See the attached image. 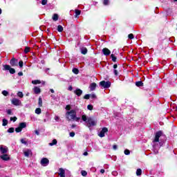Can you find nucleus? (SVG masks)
Returning a JSON list of instances; mask_svg holds the SVG:
<instances>
[{
  "label": "nucleus",
  "mask_w": 177,
  "mask_h": 177,
  "mask_svg": "<svg viewBox=\"0 0 177 177\" xmlns=\"http://www.w3.org/2000/svg\"><path fill=\"white\" fill-rule=\"evenodd\" d=\"M109 0H104V5L106 6V5H109Z\"/></svg>",
  "instance_id": "nucleus-45"
},
{
  "label": "nucleus",
  "mask_w": 177,
  "mask_h": 177,
  "mask_svg": "<svg viewBox=\"0 0 177 177\" xmlns=\"http://www.w3.org/2000/svg\"><path fill=\"white\" fill-rule=\"evenodd\" d=\"M6 113H7V114H8V115H11L12 114V110H10V109H8L7 111H6Z\"/></svg>",
  "instance_id": "nucleus-46"
},
{
  "label": "nucleus",
  "mask_w": 177,
  "mask_h": 177,
  "mask_svg": "<svg viewBox=\"0 0 177 177\" xmlns=\"http://www.w3.org/2000/svg\"><path fill=\"white\" fill-rule=\"evenodd\" d=\"M11 103L12 104H14V106H21V101L17 98H13Z\"/></svg>",
  "instance_id": "nucleus-8"
},
{
  "label": "nucleus",
  "mask_w": 177,
  "mask_h": 177,
  "mask_svg": "<svg viewBox=\"0 0 177 177\" xmlns=\"http://www.w3.org/2000/svg\"><path fill=\"white\" fill-rule=\"evenodd\" d=\"M8 149L7 147L3 146V145H1L0 146V152L1 153V154H6V153H8Z\"/></svg>",
  "instance_id": "nucleus-9"
},
{
  "label": "nucleus",
  "mask_w": 177,
  "mask_h": 177,
  "mask_svg": "<svg viewBox=\"0 0 177 177\" xmlns=\"http://www.w3.org/2000/svg\"><path fill=\"white\" fill-rule=\"evenodd\" d=\"M81 174H82V176H86L88 175V173H87L86 171H85V170H82V171H81Z\"/></svg>",
  "instance_id": "nucleus-29"
},
{
  "label": "nucleus",
  "mask_w": 177,
  "mask_h": 177,
  "mask_svg": "<svg viewBox=\"0 0 177 177\" xmlns=\"http://www.w3.org/2000/svg\"><path fill=\"white\" fill-rule=\"evenodd\" d=\"M18 75H19V77L23 76V72H19V73H18Z\"/></svg>",
  "instance_id": "nucleus-53"
},
{
  "label": "nucleus",
  "mask_w": 177,
  "mask_h": 177,
  "mask_svg": "<svg viewBox=\"0 0 177 177\" xmlns=\"http://www.w3.org/2000/svg\"><path fill=\"white\" fill-rule=\"evenodd\" d=\"M57 31H59V32H62L63 31V26H62L61 25H59L57 26Z\"/></svg>",
  "instance_id": "nucleus-25"
},
{
  "label": "nucleus",
  "mask_w": 177,
  "mask_h": 177,
  "mask_svg": "<svg viewBox=\"0 0 177 177\" xmlns=\"http://www.w3.org/2000/svg\"><path fill=\"white\" fill-rule=\"evenodd\" d=\"M80 50L82 55H86V53H88V49H86V48L85 47H82V48H80Z\"/></svg>",
  "instance_id": "nucleus-18"
},
{
  "label": "nucleus",
  "mask_w": 177,
  "mask_h": 177,
  "mask_svg": "<svg viewBox=\"0 0 177 177\" xmlns=\"http://www.w3.org/2000/svg\"><path fill=\"white\" fill-rule=\"evenodd\" d=\"M100 172H101V174H104V169H102L100 170Z\"/></svg>",
  "instance_id": "nucleus-57"
},
{
  "label": "nucleus",
  "mask_w": 177,
  "mask_h": 177,
  "mask_svg": "<svg viewBox=\"0 0 177 177\" xmlns=\"http://www.w3.org/2000/svg\"><path fill=\"white\" fill-rule=\"evenodd\" d=\"M129 39H133L134 37H133V34L131 33L129 35Z\"/></svg>",
  "instance_id": "nucleus-41"
},
{
  "label": "nucleus",
  "mask_w": 177,
  "mask_h": 177,
  "mask_svg": "<svg viewBox=\"0 0 177 177\" xmlns=\"http://www.w3.org/2000/svg\"><path fill=\"white\" fill-rule=\"evenodd\" d=\"M3 127H6L8 125V120L6 119H3Z\"/></svg>",
  "instance_id": "nucleus-28"
},
{
  "label": "nucleus",
  "mask_w": 177,
  "mask_h": 177,
  "mask_svg": "<svg viewBox=\"0 0 177 177\" xmlns=\"http://www.w3.org/2000/svg\"><path fill=\"white\" fill-rule=\"evenodd\" d=\"M90 97H92V99H95L96 95L95 94H91V95H90Z\"/></svg>",
  "instance_id": "nucleus-48"
},
{
  "label": "nucleus",
  "mask_w": 177,
  "mask_h": 177,
  "mask_svg": "<svg viewBox=\"0 0 177 177\" xmlns=\"http://www.w3.org/2000/svg\"><path fill=\"white\" fill-rule=\"evenodd\" d=\"M48 3V0H41V5H46Z\"/></svg>",
  "instance_id": "nucleus-40"
},
{
  "label": "nucleus",
  "mask_w": 177,
  "mask_h": 177,
  "mask_svg": "<svg viewBox=\"0 0 177 177\" xmlns=\"http://www.w3.org/2000/svg\"><path fill=\"white\" fill-rule=\"evenodd\" d=\"M24 155L25 156V157H30V156H32V151H31V149H27L24 151Z\"/></svg>",
  "instance_id": "nucleus-12"
},
{
  "label": "nucleus",
  "mask_w": 177,
  "mask_h": 177,
  "mask_svg": "<svg viewBox=\"0 0 177 177\" xmlns=\"http://www.w3.org/2000/svg\"><path fill=\"white\" fill-rule=\"evenodd\" d=\"M50 91L51 92V93H55V90H53V88H50Z\"/></svg>",
  "instance_id": "nucleus-54"
},
{
  "label": "nucleus",
  "mask_w": 177,
  "mask_h": 177,
  "mask_svg": "<svg viewBox=\"0 0 177 177\" xmlns=\"http://www.w3.org/2000/svg\"><path fill=\"white\" fill-rule=\"evenodd\" d=\"M73 73H74V74H78V73H80V71H78V69L74 68L73 69Z\"/></svg>",
  "instance_id": "nucleus-36"
},
{
  "label": "nucleus",
  "mask_w": 177,
  "mask_h": 177,
  "mask_svg": "<svg viewBox=\"0 0 177 177\" xmlns=\"http://www.w3.org/2000/svg\"><path fill=\"white\" fill-rule=\"evenodd\" d=\"M17 120V118L16 117L10 118V120L13 121L14 122H16Z\"/></svg>",
  "instance_id": "nucleus-43"
},
{
  "label": "nucleus",
  "mask_w": 177,
  "mask_h": 177,
  "mask_svg": "<svg viewBox=\"0 0 177 177\" xmlns=\"http://www.w3.org/2000/svg\"><path fill=\"white\" fill-rule=\"evenodd\" d=\"M55 145H57V140L56 139L53 140L52 142L49 143V146H55Z\"/></svg>",
  "instance_id": "nucleus-21"
},
{
  "label": "nucleus",
  "mask_w": 177,
  "mask_h": 177,
  "mask_svg": "<svg viewBox=\"0 0 177 177\" xmlns=\"http://www.w3.org/2000/svg\"><path fill=\"white\" fill-rule=\"evenodd\" d=\"M40 164L42 167H48L49 165V159L43 158L40 161Z\"/></svg>",
  "instance_id": "nucleus-6"
},
{
  "label": "nucleus",
  "mask_w": 177,
  "mask_h": 177,
  "mask_svg": "<svg viewBox=\"0 0 177 177\" xmlns=\"http://www.w3.org/2000/svg\"><path fill=\"white\" fill-rule=\"evenodd\" d=\"M65 109L66 110L65 117L67 121H75V122H80L81 121V118L77 117V111L71 109V106L66 105Z\"/></svg>",
  "instance_id": "nucleus-1"
},
{
  "label": "nucleus",
  "mask_w": 177,
  "mask_h": 177,
  "mask_svg": "<svg viewBox=\"0 0 177 177\" xmlns=\"http://www.w3.org/2000/svg\"><path fill=\"white\" fill-rule=\"evenodd\" d=\"M83 155H84V156H88V152H84V153H83Z\"/></svg>",
  "instance_id": "nucleus-58"
},
{
  "label": "nucleus",
  "mask_w": 177,
  "mask_h": 177,
  "mask_svg": "<svg viewBox=\"0 0 177 177\" xmlns=\"http://www.w3.org/2000/svg\"><path fill=\"white\" fill-rule=\"evenodd\" d=\"M33 91L35 93H36L37 95H38L39 93H41V88H39V87L35 86L33 88Z\"/></svg>",
  "instance_id": "nucleus-19"
},
{
  "label": "nucleus",
  "mask_w": 177,
  "mask_h": 177,
  "mask_svg": "<svg viewBox=\"0 0 177 177\" xmlns=\"http://www.w3.org/2000/svg\"><path fill=\"white\" fill-rule=\"evenodd\" d=\"M74 93L77 95V96H81L82 95V90L77 88L74 91Z\"/></svg>",
  "instance_id": "nucleus-17"
},
{
  "label": "nucleus",
  "mask_w": 177,
  "mask_h": 177,
  "mask_svg": "<svg viewBox=\"0 0 177 177\" xmlns=\"http://www.w3.org/2000/svg\"><path fill=\"white\" fill-rule=\"evenodd\" d=\"M35 133H36V135H39V131H38V130H35Z\"/></svg>",
  "instance_id": "nucleus-55"
},
{
  "label": "nucleus",
  "mask_w": 177,
  "mask_h": 177,
  "mask_svg": "<svg viewBox=\"0 0 177 177\" xmlns=\"http://www.w3.org/2000/svg\"><path fill=\"white\" fill-rule=\"evenodd\" d=\"M19 67H23V61H19Z\"/></svg>",
  "instance_id": "nucleus-47"
},
{
  "label": "nucleus",
  "mask_w": 177,
  "mask_h": 177,
  "mask_svg": "<svg viewBox=\"0 0 177 177\" xmlns=\"http://www.w3.org/2000/svg\"><path fill=\"white\" fill-rule=\"evenodd\" d=\"M96 86H97L96 83H95V82L91 83L89 86L90 91H95L96 89Z\"/></svg>",
  "instance_id": "nucleus-16"
},
{
  "label": "nucleus",
  "mask_w": 177,
  "mask_h": 177,
  "mask_svg": "<svg viewBox=\"0 0 177 177\" xmlns=\"http://www.w3.org/2000/svg\"><path fill=\"white\" fill-rule=\"evenodd\" d=\"M70 136H71V138H74V136H75V133H74V132H71V133H70Z\"/></svg>",
  "instance_id": "nucleus-44"
},
{
  "label": "nucleus",
  "mask_w": 177,
  "mask_h": 177,
  "mask_svg": "<svg viewBox=\"0 0 177 177\" xmlns=\"http://www.w3.org/2000/svg\"><path fill=\"white\" fill-rule=\"evenodd\" d=\"M2 14V10L0 8V15Z\"/></svg>",
  "instance_id": "nucleus-60"
},
{
  "label": "nucleus",
  "mask_w": 177,
  "mask_h": 177,
  "mask_svg": "<svg viewBox=\"0 0 177 177\" xmlns=\"http://www.w3.org/2000/svg\"><path fill=\"white\" fill-rule=\"evenodd\" d=\"M89 97H91V95H89V94H86L84 95V99L88 100V99H89Z\"/></svg>",
  "instance_id": "nucleus-42"
},
{
  "label": "nucleus",
  "mask_w": 177,
  "mask_h": 177,
  "mask_svg": "<svg viewBox=\"0 0 177 177\" xmlns=\"http://www.w3.org/2000/svg\"><path fill=\"white\" fill-rule=\"evenodd\" d=\"M0 158L3 161H9L10 160V156L8 154L3 153V155L0 156Z\"/></svg>",
  "instance_id": "nucleus-11"
},
{
  "label": "nucleus",
  "mask_w": 177,
  "mask_h": 177,
  "mask_svg": "<svg viewBox=\"0 0 177 177\" xmlns=\"http://www.w3.org/2000/svg\"><path fill=\"white\" fill-rule=\"evenodd\" d=\"M8 133H13L15 132V128L10 127V129H8Z\"/></svg>",
  "instance_id": "nucleus-24"
},
{
  "label": "nucleus",
  "mask_w": 177,
  "mask_h": 177,
  "mask_svg": "<svg viewBox=\"0 0 177 177\" xmlns=\"http://www.w3.org/2000/svg\"><path fill=\"white\" fill-rule=\"evenodd\" d=\"M17 59H15V58H12L10 62V64L11 66H12V67H15L16 66H17Z\"/></svg>",
  "instance_id": "nucleus-15"
},
{
  "label": "nucleus",
  "mask_w": 177,
  "mask_h": 177,
  "mask_svg": "<svg viewBox=\"0 0 177 177\" xmlns=\"http://www.w3.org/2000/svg\"><path fill=\"white\" fill-rule=\"evenodd\" d=\"M53 20L54 21H57V20H59V15H57V14H54L53 16Z\"/></svg>",
  "instance_id": "nucleus-20"
},
{
  "label": "nucleus",
  "mask_w": 177,
  "mask_h": 177,
  "mask_svg": "<svg viewBox=\"0 0 177 177\" xmlns=\"http://www.w3.org/2000/svg\"><path fill=\"white\" fill-rule=\"evenodd\" d=\"M20 141L22 145H27V141H26V138H22L20 140Z\"/></svg>",
  "instance_id": "nucleus-30"
},
{
  "label": "nucleus",
  "mask_w": 177,
  "mask_h": 177,
  "mask_svg": "<svg viewBox=\"0 0 177 177\" xmlns=\"http://www.w3.org/2000/svg\"><path fill=\"white\" fill-rule=\"evenodd\" d=\"M100 86H102V88H110V86H111V82L102 81L100 82Z\"/></svg>",
  "instance_id": "nucleus-5"
},
{
  "label": "nucleus",
  "mask_w": 177,
  "mask_h": 177,
  "mask_svg": "<svg viewBox=\"0 0 177 177\" xmlns=\"http://www.w3.org/2000/svg\"><path fill=\"white\" fill-rule=\"evenodd\" d=\"M26 127H27V123L21 122V123H19V126L15 129V131L17 133L21 132V131H23L24 128H26Z\"/></svg>",
  "instance_id": "nucleus-3"
},
{
  "label": "nucleus",
  "mask_w": 177,
  "mask_h": 177,
  "mask_svg": "<svg viewBox=\"0 0 177 177\" xmlns=\"http://www.w3.org/2000/svg\"><path fill=\"white\" fill-rule=\"evenodd\" d=\"M111 57L113 62H117V57L113 54L111 55Z\"/></svg>",
  "instance_id": "nucleus-32"
},
{
  "label": "nucleus",
  "mask_w": 177,
  "mask_h": 177,
  "mask_svg": "<svg viewBox=\"0 0 177 177\" xmlns=\"http://www.w3.org/2000/svg\"><path fill=\"white\" fill-rule=\"evenodd\" d=\"M113 73H114L115 75H118V71L116 69L113 70Z\"/></svg>",
  "instance_id": "nucleus-49"
},
{
  "label": "nucleus",
  "mask_w": 177,
  "mask_h": 177,
  "mask_svg": "<svg viewBox=\"0 0 177 177\" xmlns=\"http://www.w3.org/2000/svg\"><path fill=\"white\" fill-rule=\"evenodd\" d=\"M17 96H19V97H23V96H24L23 93L21 91L18 92Z\"/></svg>",
  "instance_id": "nucleus-38"
},
{
  "label": "nucleus",
  "mask_w": 177,
  "mask_h": 177,
  "mask_svg": "<svg viewBox=\"0 0 177 177\" xmlns=\"http://www.w3.org/2000/svg\"><path fill=\"white\" fill-rule=\"evenodd\" d=\"M87 109H88V110H90V111L93 110V105H92V104H88V105L87 106Z\"/></svg>",
  "instance_id": "nucleus-31"
},
{
  "label": "nucleus",
  "mask_w": 177,
  "mask_h": 177,
  "mask_svg": "<svg viewBox=\"0 0 177 177\" xmlns=\"http://www.w3.org/2000/svg\"><path fill=\"white\" fill-rule=\"evenodd\" d=\"M124 154H125L126 156H129V154H131V151H129V149H125V150H124Z\"/></svg>",
  "instance_id": "nucleus-35"
},
{
  "label": "nucleus",
  "mask_w": 177,
  "mask_h": 177,
  "mask_svg": "<svg viewBox=\"0 0 177 177\" xmlns=\"http://www.w3.org/2000/svg\"><path fill=\"white\" fill-rule=\"evenodd\" d=\"M162 135V132L158 131L155 135V138L153 140V142H159L160 138H161V136Z\"/></svg>",
  "instance_id": "nucleus-10"
},
{
  "label": "nucleus",
  "mask_w": 177,
  "mask_h": 177,
  "mask_svg": "<svg viewBox=\"0 0 177 177\" xmlns=\"http://www.w3.org/2000/svg\"><path fill=\"white\" fill-rule=\"evenodd\" d=\"M32 84L33 85H38V84H41V80H32Z\"/></svg>",
  "instance_id": "nucleus-22"
},
{
  "label": "nucleus",
  "mask_w": 177,
  "mask_h": 177,
  "mask_svg": "<svg viewBox=\"0 0 177 177\" xmlns=\"http://www.w3.org/2000/svg\"><path fill=\"white\" fill-rule=\"evenodd\" d=\"M75 15H76V17H77V16H80V15H81V10H75Z\"/></svg>",
  "instance_id": "nucleus-27"
},
{
  "label": "nucleus",
  "mask_w": 177,
  "mask_h": 177,
  "mask_svg": "<svg viewBox=\"0 0 177 177\" xmlns=\"http://www.w3.org/2000/svg\"><path fill=\"white\" fill-rule=\"evenodd\" d=\"M136 175H137V176H140V175H142V169H137Z\"/></svg>",
  "instance_id": "nucleus-23"
},
{
  "label": "nucleus",
  "mask_w": 177,
  "mask_h": 177,
  "mask_svg": "<svg viewBox=\"0 0 177 177\" xmlns=\"http://www.w3.org/2000/svg\"><path fill=\"white\" fill-rule=\"evenodd\" d=\"M59 177H66V171H64V169L59 168Z\"/></svg>",
  "instance_id": "nucleus-13"
},
{
  "label": "nucleus",
  "mask_w": 177,
  "mask_h": 177,
  "mask_svg": "<svg viewBox=\"0 0 177 177\" xmlns=\"http://www.w3.org/2000/svg\"><path fill=\"white\" fill-rule=\"evenodd\" d=\"M2 95H3V96H8V95H9V93L7 91H2Z\"/></svg>",
  "instance_id": "nucleus-34"
},
{
  "label": "nucleus",
  "mask_w": 177,
  "mask_h": 177,
  "mask_svg": "<svg viewBox=\"0 0 177 177\" xmlns=\"http://www.w3.org/2000/svg\"><path fill=\"white\" fill-rule=\"evenodd\" d=\"M72 128H75V124H73Z\"/></svg>",
  "instance_id": "nucleus-59"
},
{
  "label": "nucleus",
  "mask_w": 177,
  "mask_h": 177,
  "mask_svg": "<svg viewBox=\"0 0 177 177\" xmlns=\"http://www.w3.org/2000/svg\"><path fill=\"white\" fill-rule=\"evenodd\" d=\"M118 148V147L117 145H113V150H117Z\"/></svg>",
  "instance_id": "nucleus-51"
},
{
  "label": "nucleus",
  "mask_w": 177,
  "mask_h": 177,
  "mask_svg": "<svg viewBox=\"0 0 177 177\" xmlns=\"http://www.w3.org/2000/svg\"><path fill=\"white\" fill-rule=\"evenodd\" d=\"M102 53H104L105 56H109L110 53H111V52L110 51V50H109V48H104L102 49Z\"/></svg>",
  "instance_id": "nucleus-14"
},
{
  "label": "nucleus",
  "mask_w": 177,
  "mask_h": 177,
  "mask_svg": "<svg viewBox=\"0 0 177 177\" xmlns=\"http://www.w3.org/2000/svg\"><path fill=\"white\" fill-rule=\"evenodd\" d=\"M136 86H143V82L141 81L136 82Z\"/></svg>",
  "instance_id": "nucleus-26"
},
{
  "label": "nucleus",
  "mask_w": 177,
  "mask_h": 177,
  "mask_svg": "<svg viewBox=\"0 0 177 177\" xmlns=\"http://www.w3.org/2000/svg\"><path fill=\"white\" fill-rule=\"evenodd\" d=\"M68 91H73V86H69L68 88Z\"/></svg>",
  "instance_id": "nucleus-52"
},
{
  "label": "nucleus",
  "mask_w": 177,
  "mask_h": 177,
  "mask_svg": "<svg viewBox=\"0 0 177 177\" xmlns=\"http://www.w3.org/2000/svg\"><path fill=\"white\" fill-rule=\"evenodd\" d=\"M174 2H177V0H174Z\"/></svg>",
  "instance_id": "nucleus-61"
},
{
  "label": "nucleus",
  "mask_w": 177,
  "mask_h": 177,
  "mask_svg": "<svg viewBox=\"0 0 177 177\" xmlns=\"http://www.w3.org/2000/svg\"><path fill=\"white\" fill-rule=\"evenodd\" d=\"M82 120L87 124L86 127H88V128H91V127H95L96 124H97V120L92 118H88L86 115H82Z\"/></svg>",
  "instance_id": "nucleus-2"
},
{
  "label": "nucleus",
  "mask_w": 177,
  "mask_h": 177,
  "mask_svg": "<svg viewBox=\"0 0 177 177\" xmlns=\"http://www.w3.org/2000/svg\"><path fill=\"white\" fill-rule=\"evenodd\" d=\"M4 71H10V74H15V73H16V70H15V68H10V66L9 65H3Z\"/></svg>",
  "instance_id": "nucleus-4"
},
{
  "label": "nucleus",
  "mask_w": 177,
  "mask_h": 177,
  "mask_svg": "<svg viewBox=\"0 0 177 177\" xmlns=\"http://www.w3.org/2000/svg\"><path fill=\"white\" fill-rule=\"evenodd\" d=\"M39 107H42V98H39Z\"/></svg>",
  "instance_id": "nucleus-37"
},
{
  "label": "nucleus",
  "mask_w": 177,
  "mask_h": 177,
  "mask_svg": "<svg viewBox=\"0 0 177 177\" xmlns=\"http://www.w3.org/2000/svg\"><path fill=\"white\" fill-rule=\"evenodd\" d=\"M117 67H118V66L117 64H114L113 65V68L114 70H115V68H117Z\"/></svg>",
  "instance_id": "nucleus-56"
},
{
  "label": "nucleus",
  "mask_w": 177,
  "mask_h": 177,
  "mask_svg": "<svg viewBox=\"0 0 177 177\" xmlns=\"http://www.w3.org/2000/svg\"><path fill=\"white\" fill-rule=\"evenodd\" d=\"M36 114H41V108H37L35 109Z\"/></svg>",
  "instance_id": "nucleus-33"
},
{
  "label": "nucleus",
  "mask_w": 177,
  "mask_h": 177,
  "mask_svg": "<svg viewBox=\"0 0 177 177\" xmlns=\"http://www.w3.org/2000/svg\"><path fill=\"white\" fill-rule=\"evenodd\" d=\"M59 119H60V118H59V116H57V115L55 116V121H59Z\"/></svg>",
  "instance_id": "nucleus-50"
},
{
  "label": "nucleus",
  "mask_w": 177,
  "mask_h": 177,
  "mask_svg": "<svg viewBox=\"0 0 177 177\" xmlns=\"http://www.w3.org/2000/svg\"><path fill=\"white\" fill-rule=\"evenodd\" d=\"M28 52H30V48L26 47L25 50H24V53H28Z\"/></svg>",
  "instance_id": "nucleus-39"
},
{
  "label": "nucleus",
  "mask_w": 177,
  "mask_h": 177,
  "mask_svg": "<svg viewBox=\"0 0 177 177\" xmlns=\"http://www.w3.org/2000/svg\"><path fill=\"white\" fill-rule=\"evenodd\" d=\"M107 132H109V129H107V127H104L98 133V136H100V138H104V134L107 133Z\"/></svg>",
  "instance_id": "nucleus-7"
}]
</instances>
